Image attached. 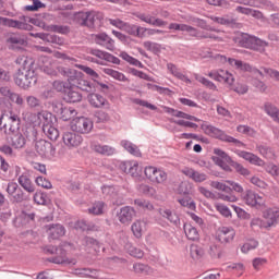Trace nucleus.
<instances>
[{
	"label": "nucleus",
	"instance_id": "obj_53",
	"mask_svg": "<svg viewBox=\"0 0 279 279\" xmlns=\"http://www.w3.org/2000/svg\"><path fill=\"white\" fill-rule=\"evenodd\" d=\"M106 204L104 202H96L92 207L88 208L89 215H104V208Z\"/></svg>",
	"mask_w": 279,
	"mask_h": 279
},
{
	"label": "nucleus",
	"instance_id": "obj_59",
	"mask_svg": "<svg viewBox=\"0 0 279 279\" xmlns=\"http://www.w3.org/2000/svg\"><path fill=\"white\" fill-rule=\"evenodd\" d=\"M179 204L181 206H184V208H189L190 210H195V202L191 199L189 196H184L182 198L178 199Z\"/></svg>",
	"mask_w": 279,
	"mask_h": 279
},
{
	"label": "nucleus",
	"instance_id": "obj_61",
	"mask_svg": "<svg viewBox=\"0 0 279 279\" xmlns=\"http://www.w3.org/2000/svg\"><path fill=\"white\" fill-rule=\"evenodd\" d=\"M248 180H250L251 184H253V186H256L257 189L265 190L268 186L267 183L263 179H260L256 175L251 177Z\"/></svg>",
	"mask_w": 279,
	"mask_h": 279
},
{
	"label": "nucleus",
	"instance_id": "obj_49",
	"mask_svg": "<svg viewBox=\"0 0 279 279\" xmlns=\"http://www.w3.org/2000/svg\"><path fill=\"white\" fill-rule=\"evenodd\" d=\"M80 276H83V278H99V270L93 269V268H82L78 271Z\"/></svg>",
	"mask_w": 279,
	"mask_h": 279
},
{
	"label": "nucleus",
	"instance_id": "obj_30",
	"mask_svg": "<svg viewBox=\"0 0 279 279\" xmlns=\"http://www.w3.org/2000/svg\"><path fill=\"white\" fill-rule=\"evenodd\" d=\"M87 99L93 108H104V106H110L108 99H106V97L101 96L100 94L90 93L87 96Z\"/></svg>",
	"mask_w": 279,
	"mask_h": 279
},
{
	"label": "nucleus",
	"instance_id": "obj_29",
	"mask_svg": "<svg viewBox=\"0 0 279 279\" xmlns=\"http://www.w3.org/2000/svg\"><path fill=\"white\" fill-rule=\"evenodd\" d=\"M264 219H266V223L268 228L271 226H276L279 221V208H268L264 211Z\"/></svg>",
	"mask_w": 279,
	"mask_h": 279
},
{
	"label": "nucleus",
	"instance_id": "obj_42",
	"mask_svg": "<svg viewBox=\"0 0 279 279\" xmlns=\"http://www.w3.org/2000/svg\"><path fill=\"white\" fill-rule=\"evenodd\" d=\"M204 247L197 245V244H192L190 246V256L193 258V260H199L201 258L204 257Z\"/></svg>",
	"mask_w": 279,
	"mask_h": 279
},
{
	"label": "nucleus",
	"instance_id": "obj_6",
	"mask_svg": "<svg viewBox=\"0 0 279 279\" xmlns=\"http://www.w3.org/2000/svg\"><path fill=\"white\" fill-rule=\"evenodd\" d=\"M101 19H104V15L96 11H81L74 14V21L83 27H95V23L101 21Z\"/></svg>",
	"mask_w": 279,
	"mask_h": 279
},
{
	"label": "nucleus",
	"instance_id": "obj_34",
	"mask_svg": "<svg viewBox=\"0 0 279 279\" xmlns=\"http://www.w3.org/2000/svg\"><path fill=\"white\" fill-rule=\"evenodd\" d=\"M167 70L177 80H180L181 82H184L185 84H191V78H189V76L184 75L182 73V71H180V68H178V65H175L173 63H167Z\"/></svg>",
	"mask_w": 279,
	"mask_h": 279
},
{
	"label": "nucleus",
	"instance_id": "obj_47",
	"mask_svg": "<svg viewBox=\"0 0 279 279\" xmlns=\"http://www.w3.org/2000/svg\"><path fill=\"white\" fill-rule=\"evenodd\" d=\"M144 228H145V222H143L141 220H136L131 226V230H132L134 236H136V239H141V236H143V229Z\"/></svg>",
	"mask_w": 279,
	"mask_h": 279
},
{
	"label": "nucleus",
	"instance_id": "obj_16",
	"mask_svg": "<svg viewBox=\"0 0 279 279\" xmlns=\"http://www.w3.org/2000/svg\"><path fill=\"white\" fill-rule=\"evenodd\" d=\"M117 165H120L121 171L132 175V178H141V166L138 161H117Z\"/></svg>",
	"mask_w": 279,
	"mask_h": 279
},
{
	"label": "nucleus",
	"instance_id": "obj_20",
	"mask_svg": "<svg viewBox=\"0 0 279 279\" xmlns=\"http://www.w3.org/2000/svg\"><path fill=\"white\" fill-rule=\"evenodd\" d=\"M135 215H136V210H134V207L124 206L118 213V219L120 223L128 226L132 222V219H134Z\"/></svg>",
	"mask_w": 279,
	"mask_h": 279
},
{
	"label": "nucleus",
	"instance_id": "obj_55",
	"mask_svg": "<svg viewBox=\"0 0 279 279\" xmlns=\"http://www.w3.org/2000/svg\"><path fill=\"white\" fill-rule=\"evenodd\" d=\"M126 251L130 254V256H133L134 258H143V256H145V253L143 252V250L136 248L131 244H126Z\"/></svg>",
	"mask_w": 279,
	"mask_h": 279
},
{
	"label": "nucleus",
	"instance_id": "obj_63",
	"mask_svg": "<svg viewBox=\"0 0 279 279\" xmlns=\"http://www.w3.org/2000/svg\"><path fill=\"white\" fill-rule=\"evenodd\" d=\"M101 191L107 197H117V187L114 185H104Z\"/></svg>",
	"mask_w": 279,
	"mask_h": 279
},
{
	"label": "nucleus",
	"instance_id": "obj_11",
	"mask_svg": "<svg viewBox=\"0 0 279 279\" xmlns=\"http://www.w3.org/2000/svg\"><path fill=\"white\" fill-rule=\"evenodd\" d=\"M36 151L41 156V158H46L47 160H51L56 156V147L51 142H47L45 140H39L36 145Z\"/></svg>",
	"mask_w": 279,
	"mask_h": 279
},
{
	"label": "nucleus",
	"instance_id": "obj_58",
	"mask_svg": "<svg viewBox=\"0 0 279 279\" xmlns=\"http://www.w3.org/2000/svg\"><path fill=\"white\" fill-rule=\"evenodd\" d=\"M236 131L246 136H256V130L252 129V126L240 124L236 126Z\"/></svg>",
	"mask_w": 279,
	"mask_h": 279
},
{
	"label": "nucleus",
	"instance_id": "obj_33",
	"mask_svg": "<svg viewBox=\"0 0 279 279\" xmlns=\"http://www.w3.org/2000/svg\"><path fill=\"white\" fill-rule=\"evenodd\" d=\"M47 232L49 234V239L58 240L66 234V229H64V226L62 225H50L48 226Z\"/></svg>",
	"mask_w": 279,
	"mask_h": 279
},
{
	"label": "nucleus",
	"instance_id": "obj_38",
	"mask_svg": "<svg viewBox=\"0 0 279 279\" xmlns=\"http://www.w3.org/2000/svg\"><path fill=\"white\" fill-rule=\"evenodd\" d=\"M102 73H105V75L113 77V80H117L118 82H128V77L125 76V74L117 70H112L110 68H102Z\"/></svg>",
	"mask_w": 279,
	"mask_h": 279
},
{
	"label": "nucleus",
	"instance_id": "obj_24",
	"mask_svg": "<svg viewBox=\"0 0 279 279\" xmlns=\"http://www.w3.org/2000/svg\"><path fill=\"white\" fill-rule=\"evenodd\" d=\"M31 36H34V38H40L41 40H46V43H51L52 45H59L60 47L64 45V38L58 35L47 33H31Z\"/></svg>",
	"mask_w": 279,
	"mask_h": 279
},
{
	"label": "nucleus",
	"instance_id": "obj_1",
	"mask_svg": "<svg viewBox=\"0 0 279 279\" xmlns=\"http://www.w3.org/2000/svg\"><path fill=\"white\" fill-rule=\"evenodd\" d=\"M59 73L66 77L70 87L68 88L65 100L69 104H77V101H82V94L75 88H80V90H84L85 93H93L95 90V85L89 81L84 78V73L71 68H59Z\"/></svg>",
	"mask_w": 279,
	"mask_h": 279
},
{
	"label": "nucleus",
	"instance_id": "obj_23",
	"mask_svg": "<svg viewBox=\"0 0 279 279\" xmlns=\"http://www.w3.org/2000/svg\"><path fill=\"white\" fill-rule=\"evenodd\" d=\"M182 174L198 183L206 182V180H208V175L206 173L196 171L195 169L189 167L182 169Z\"/></svg>",
	"mask_w": 279,
	"mask_h": 279
},
{
	"label": "nucleus",
	"instance_id": "obj_60",
	"mask_svg": "<svg viewBox=\"0 0 279 279\" xmlns=\"http://www.w3.org/2000/svg\"><path fill=\"white\" fill-rule=\"evenodd\" d=\"M257 149L260 156H263L264 158H267V159L274 158V150H271L270 147L260 145V146H257Z\"/></svg>",
	"mask_w": 279,
	"mask_h": 279
},
{
	"label": "nucleus",
	"instance_id": "obj_35",
	"mask_svg": "<svg viewBox=\"0 0 279 279\" xmlns=\"http://www.w3.org/2000/svg\"><path fill=\"white\" fill-rule=\"evenodd\" d=\"M59 110L62 121H71V119L77 117V110L73 107H63L62 104H59Z\"/></svg>",
	"mask_w": 279,
	"mask_h": 279
},
{
	"label": "nucleus",
	"instance_id": "obj_27",
	"mask_svg": "<svg viewBox=\"0 0 279 279\" xmlns=\"http://www.w3.org/2000/svg\"><path fill=\"white\" fill-rule=\"evenodd\" d=\"M122 32L130 34V36H135L136 38H145V32H147V28L126 23L124 24Z\"/></svg>",
	"mask_w": 279,
	"mask_h": 279
},
{
	"label": "nucleus",
	"instance_id": "obj_2",
	"mask_svg": "<svg viewBox=\"0 0 279 279\" xmlns=\"http://www.w3.org/2000/svg\"><path fill=\"white\" fill-rule=\"evenodd\" d=\"M15 63L20 66L14 75L16 86L24 89L36 86L38 82V69L34 59L27 56H20L16 58Z\"/></svg>",
	"mask_w": 279,
	"mask_h": 279
},
{
	"label": "nucleus",
	"instance_id": "obj_25",
	"mask_svg": "<svg viewBox=\"0 0 279 279\" xmlns=\"http://www.w3.org/2000/svg\"><path fill=\"white\" fill-rule=\"evenodd\" d=\"M90 148L96 154H100V156H114V154H117V148L116 147H112L110 145H101L97 142H94L90 145Z\"/></svg>",
	"mask_w": 279,
	"mask_h": 279
},
{
	"label": "nucleus",
	"instance_id": "obj_5",
	"mask_svg": "<svg viewBox=\"0 0 279 279\" xmlns=\"http://www.w3.org/2000/svg\"><path fill=\"white\" fill-rule=\"evenodd\" d=\"M201 128L205 132V134H207V136H211L213 138H218L223 143H233L235 147H245V144L243 142L226 134V132L221 131L217 126H213L211 124H208V123H203Z\"/></svg>",
	"mask_w": 279,
	"mask_h": 279
},
{
	"label": "nucleus",
	"instance_id": "obj_7",
	"mask_svg": "<svg viewBox=\"0 0 279 279\" xmlns=\"http://www.w3.org/2000/svg\"><path fill=\"white\" fill-rule=\"evenodd\" d=\"M46 251L49 252V254H59L54 257L48 258V263H53L54 265H76L77 260L75 259H69L66 257V251L62 247H56V246H47Z\"/></svg>",
	"mask_w": 279,
	"mask_h": 279
},
{
	"label": "nucleus",
	"instance_id": "obj_57",
	"mask_svg": "<svg viewBox=\"0 0 279 279\" xmlns=\"http://www.w3.org/2000/svg\"><path fill=\"white\" fill-rule=\"evenodd\" d=\"M10 199L16 204H21V202H25V199H27V196L25 195V192H23V189L20 187L16 192L13 193Z\"/></svg>",
	"mask_w": 279,
	"mask_h": 279
},
{
	"label": "nucleus",
	"instance_id": "obj_28",
	"mask_svg": "<svg viewBox=\"0 0 279 279\" xmlns=\"http://www.w3.org/2000/svg\"><path fill=\"white\" fill-rule=\"evenodd\" d=\"M93 56L99 58V60H105V62H111V64H121V59L99 49H95L92 51Z\"/></svg>",
	"mask_w": 279,
	"mask_h": 279
},
{
	"label": "nucleus",
	"instance_id": "obj_13",
	"mask_svg": "<svg viewBox=\"0 0 279 279\" xmlns=\"http://www.w3.org/2000/svg\"><path fill=\"white\" fill-rule=\"evenodd\" d=\"M214 154L218 157H214V162L223 169V171H231L230 165L233 161L232 157L228 153L223 151L221 148L214 149Z\"/></svg>",
	"mask_w": 279,
	"mask_h": 279
},
{
	"label": "nucleus",
	"instance_id": "obj_12",
	"mask_svg": "<svg viewBox=\"0 0 279 279\" xmlns=\"http://www.w3.org/2000/svg\"><path fill=\"white\" fill-rule=\"evenodd\" d=\"M243 202L251 208H263L265 206V197L258 193L247 190L243 195Z\"/></svg>",
	"mask_w": 279,
	"mask_h": 279
},
{
	"label": "nucleus",
	"instance_id": "obj_31",
	"mask_svg": "<svg viewBox=\"0 0 279 279\" xmlns=\"http://www.w3.org/2000/svg\"><path fill=\"white\" fill-rule=\"evenodd\" d=\"M17 182L20 186H22V189H24V191L27 193H34V191H36V186L34 185V182H32L28 173L21 174Z\"/></svg>",
	"mask_w": 279,
	"mask_h": 279
},
{
	"label": "nucleus",
	"instance_id": "obj_32",
	"mask_svg": "<svg viewBox=\"0 0 279 279\" xmlns=\"http://www.w3.org/2000/svg\"><path fill=\"white\" fill-rule=\"evenodd\" d=\"M37 120L34 121L36 125H41L43 130H45V125H53L52 119L53 114L47 111H40L37 113Z\"/></svg>",
	"mask_w": 279,
	"mask_h": 279
},
{
	"label": "nucleus",
	"instance_id": "obj_14",
	"mask_svg": "<svg viewBox=\"0 0 279 279\" xmlns=\"http://www.w3.org/2000/svg\"><path fill=\"white\" fill-rule=\"evenodd\" d=\"M62 141L69 149H77L82 143H84V137L75 131L65 132L62 136Z\"/></svg>",
	"mask_w": 279,
	"mask_h": 279
},
{
	"label": "nucleus",
	"instance_id": "obj_50",
	"mask_svg": "<svg viewBox=\"0 0 279 279\" xmlns=\"http://www.w3.org/2000/svg\"><path fill=\"white\" fill-rule=\"evenodd\" d=\"M194 38H198V40L202 39H206V38H210V40H221V38L217 35H215V33H208V32H199L196 28V33L195 35H193Z\"/></svg>",
	"mask_w": 279,
	"mask_h": 279
},
{
	"label": "nucleus",
	"instance_id": "obj_48",
	"mask_svg": "<svg viewBox=\"0 0 279 279\" xmlns=\"http://www.w3.org/2000/svg\"><path fill=\"white\" fill-rule=\"evenodd\" d=\"M10 45H12L13 49H21V47H25L27 45V40L20 36H12L9 38Z\"/></svg>",
	"mask_w": 279,
	"mask_h": 279
},
{
	"label": "nucleus",
	"instance_id": "obj_19",
	"mask_svg": "<svg viewBox=\"0 0 279 279\" xmlns=\"http://www.w3.org/2000/svg\"><path fill=\"white\" fill-rule=\"evenodd\" d=\"M228 62L231 66H235V69H239V71H247L248 73H252V75H260L262 77H265V74H263V71L252 68L248 63H244L241 60L229 58Z\"/></svg>",
	"mask_w": 279,
	"mask_h": 279
},
{
	"label": "nucleus",
	"instance_id": "obj_8",
	"mask_svg": "<svg viewBox=\"0 0 279 279\" xmlns=\"http://www.w3.org/2000/svg\"><path fill=\"white\" fill-rule=\"evenodd\" d=\"M145 177L153 184H165L167 182V173L162 168H156L154 166H147L144 170Z\"/></svg>",
	"mask_w": 279,
	"mask_h": 279
},
{
	"label": "nucleus",
	"instance_id": "obj_17",
	"mask_svg": "<svg viewBox=\"0 0 279 279\" xmlns=\"http://www.w3.org/2000/svg\"><path fill=\"white\" fill-rule=\"evenodd\" d=\"M236 236V231L232 227H220L218 228L216 239L219 243H232Z\"/></svg>",
	"mask_w": 279,
	"mask_h": 279
},
{
	"label": "nucleus",
	"instance_id": "obj_18",
	"mask_svg": "<svg viewBox=\"0 0 279 279\" xmlns=\"http://www.w3.org/2000/svg\"><path fill=\"white\" fill-rule=\"evenodd\" d=\"M134 16L142 21L143 23H147L148 25H153V27H165L167 25V21L162 19L155 17L151 14H146L143 12L134 13Z\"/></svg>",
	"mask_w": 279,
	"mask_h": 279
},
{
	"label": "nucleus",
	"instance_id": "obj_41",
	"mask_svg": "<svg viewBox=\"0 0 279 279\" xmlns=\"http://www.w3.org/2000/svg\"><path fill=\"white\" fill-rule=\"evenodd\" d=\"M46 32H53L54 34H62V35H66L71 32V27L66 26V25H48L45 27Z\"/></svg>",
	"mask_w": 279,
	"mask_h": 279
},
{
	"label": "nucleus",
	"instance_id": "obj_15",
	"mask_svg": "<svg viewBox=\"0 0 279 279\" xmlns=\"http://www.w3.org/2000/svg\"><path fill=\"white\" fill-rule=\"evenodd\" d=\"M0 25H3L4 27H14L15 29H25L26 32H32L33 29V26L27 24L25 17H23V21H17L0 16Z\"/></svg>",
	"mask_w": 279,
	"mask_h": 279
},
{
	"label": "nucleus",
	"instance_id": "obj_22",
	"mask_svg": "<svg viewBox=\"0 0 279 279\" xmlns=\"http://www.w3.org/2000/svg\"><path fill=\"white\" fill-rule=\"evenodd\" d=\"M235 154L240 157L250 162L251 165H255L256 167H265V160L260 157L254 155L253 153L245 151V150H235Z\"/></svg>",
	"mask_w": 279,
	"mask_h": 279
},
{
	"label": "nucleus",
	"instance_id": "obj_62",
	"mask_svg": "<svg viewBox=\"0 0 279 279\" xmlns=\"http://www.w3.org/2000/svg\"><path fill=\"white\" fill-rule=\"evenodd\" d=\"M75 230H82L86 232V230H93V225L86 220H78L74 225Z\"/></svg>",
	"mask_w": 279,
	"mask_h": 279
},
{
	"label": "nucleus",
	"instance_id": "obj_39",
	"mask_svg": "<svg viewBox=\"0 0 279 279\" xmlns=\"http://www.w3.org/2000/svg\"><path fill=\"white\" fill-rule=\"evenodd\" d=\"M39 62H44L43 65H39L41 71H44V73H46L47 75H58V71H56V69H53V65H51V62L49 61V58L47 57H43Z\"/></svg>",
	"mask_w": 279,
	"mask_h": 279
},
{
	"label": "nucleus",
	"instance_id": "obj_10",
	"mask_svg": "<svg viewBox=\"0 0 279 279\" xmlns=\"http://www.w3.org/2000/svg\"><path fill=\"white\" fill-rule=\"evenodd\" d=\"M71 128L73 132L78 134H90V132H93L94 124L90 119L81 117L72 121Z\"/></svg>",
	"mask_w": 279,
	"mask_h": 279
},
{
	"label": "nucleus",
	"instance_id": "obj_21",
	"mask_svg": "<svg viewBox=\"0 0 279 279\" xmlns=\"http://www.w3.org/2000/svg\"><path fill=\"white\" fill-rule=\"evenodd\" d=\"M94 40L96 45L108 49V51H112L114 49V39H111L106 33L96 34L94 36Z\"/></svg>",
	"mask_w": 279,
	"mask_h": 279
},
{
	"label": "nucleus",
	"instance_id": "obj_45",
	"mask_svg": "<svg viewBox=\"0 0 279 279\" xmlns=\"http://www.w3.org/2000/svg\"><path fill=\"white\" fill-rule=\"evenodd\" d=\"M265 112L268 114V117H270L274 121H277V123H279V109L267 102L265 105Z\"/></svg>",
	"mask_w": 279,
	"mask_h": 279
},
{
	"label": "nucleus",
	"instance_id": "obj_46",
	"mask_svg": "<svg viewBox=\"0 0 279 279\" xmlns=\"http://www.w3.org/2000/svg\"><path fill=\"white\" fill-rule=\"evenodd\" d=\"M256 247H258V241L250 239L241 246V252L242 254H250V252L256 250Z\"/></svg>",
	"mask_w": 279,
	"mask_h": 279
},
{
	"label": "nucleus",
	"instance_id": "obj_64",
	"mask_svg": "<svg viewBox=\"0 0 279 279\" xmlns=\"http://www.w3.org/2000/svg\"><path fill=\"white\" fill-rule=\"evenodd\" d=\"M264 73L270 77V80H275V82H279V71L274 70L271 68H262Z\"/></svg>",
	"mask_w": 279,
	"mask_h": 279
},
{
	"label": "nucleus",
	"instance_id": "obj_52",
	"mask_svg": "<svg viewBox=\"0 0 279 279\" xmlns=\"http://www.w3.org/2000/svg\"><path fill=\"white\" fill-rule=\"evenodd\" d=\"M165 112H167V114H171V117H177V119H186L189 120V113H185L183 111H178L171 107H163Z\"/></svg>",
	"mask_w": 279,
	"mask_h": 279
},
{
	"label": "nucleus",
	"instance_id": "obj_36",
	"mask_svg": "<svg viewBox=\"0 0 279 279\" xmlns=\"http://www.w3.org/2000/svg\"><path fill=\"white\" fill-rule=\"evenodd\" d=\"M121 145L125 149V151H128L132 156H136L137 158L141 157V149H138V146H136V144L128 140H123L121 142Z\"/></svg>",
	"mask_w": 279,
	"mask_h": 279
},
{
	"label": "nucleus",
	"instance_id": "obj_56",
	"mask_svg": "<svg viewBox=\"0 0 279 279\" xmlns=\"http://www.w3.org/2000/svg\"><path fill=\"white\" fill-rule=\"evenodd\" d=\"M215 208L218 213H220V215H222V217H232V211L230 210V208L228 206H226L222 203H216L215 204Z\"/></svg>",
	"mask_w": 279,
	"mask_h": 279
},
{
	"label": "nucleus",
	"instance_id": "obj_3",
	"mask_svg": "<svg viewBox=\"0 0 279 279\" xmlns=\"http://www.w3.org/2000/svg\"><path fill=\"white\" fill-rule=\"evenodd\" d=\"M21 128V119L14 112L4 113L0 118V130L4 134H12L11 135V145L14 149H23L25 147V136L22 133H19Z\"/></svg>",
	"mask_w": 279,
	"mask_h": 279
},
{
	"label": "nucleus",
	"instance_id": "obj_51",
	"mask_svg": "<svg viewBox=\"0 0 279 279\" xmlns=\"http://www.w3.org/2000/svg\"><path fill=\"white\" fill-rule=\"evenodd\" d=\"M214 23H218V25H232L234 23V19L230 15H223V16H211L210 17Z\"/></svg>",
	"mask_w": 279,
	"mask_h": 279
},
{
	"label": "nucleus",
	"instance_id": "obj_44",
	"mask_svg": "<svg viewBox=\"0 0 279 279\" xmlns=\"http://www.w3.org/2000/svg\"><path fill=\"white\" fill-rule=\"evenodd\" d=\"M194 78L196 80V82H199V84L205 86V88H208L209 90H218L217 85L213 81L199 74H194Z\"/></svg>",
	"mask_w": 279,
	"mask_h": 279
},
{
	"label": "nucleus",
	"instance_id": "obj_4",
	"mask_svg": "<svg viewBox=\"0 0 279 279\" xmlns=\"http://www.w3.org/2000/svg\"><path fill=\"white\" fill-rule=\"evenodd\" d=\"M235 43L244 49H254V51H265V48L269 45L267 41L247 33H241L235 37Z\"/></svg>",
	"mask_w": 279,
	"mask_h": 279
},
{
	"label": "nucleus",
	"instance_id": "obj_9",
	"mask_svg": "<svg viewBox=\"0 0 279 279\" xmlns=\"http://www.w3.org/2000/svg\"><path fill=\"white\" fill-rule=\"evenodd\" d=\"M206 75L215 82L228 84L229 86H232V84H234V75H232V73L223 69L211 70Z\"/></svg>",
	"mask_w": 279,
	"mask_h": 279
},
{
	"label": "nucleus",
	"instance_id": "obj_40",
	"mask_svg": "<svg viewBox=\"0 0 279 279\" xmlns=\"http://www.w3.org/2000/svg\"><path fill=\"white\" fill-rule=\"evenodd\" d=\"M184 232L190 241H199V231L193 225H184Z\"/></svg>",
	"mask_w": 279,
	"mask_h": 279
},
{
	"label": "nucleus",
	"instance_id": "obj_54",
	"mask_svg": "<svg viewBox=\"0 0 279 279\" xmlns=\"http://www.w3.org/2000/svg\"><path fill=\"white\" fill-rule=\"evenodd\" d=\"M230 167H233V169H235L236 173H239L240 175H243L244 178H248V175L251 174V172L247 168L243 167V165H241L234 160L230 163Z\"/></svg>",
	"mask_w": 279,
	"mask_h": 279
},
{
	"label": "nucleus",
	"instance_id": "obj_43",
	"mask_svg": "<svg viewBox=\"0 0 279 279\" xmlns=\"http://www.w3.org/2000/svg\"><path fill=\"white\" fill-rule=\"evenodd\" d=\"M43 132L50 138V141H58V137L60 136V131H58L53 124L45 125Z\"/></svg>",
	"mask_w": 279,
	"mask_h": 279
},
{
	"label": "nucleus",
	"instance_id": "obj_26",
	"mask_svg": "<svg viewBox=\"0 0 279 279\" xmlns=\"http://www.w3.org/2000/svg\"><path fill=\"white\" fill-rule=\"evenodd\" d=\"M159 215L163 217V219H167L175 226V228H180V216H178V213L175 210L169 209V208H160Z\"/></svg>",
	"mask_w": 279,
	"mask_h": 279
},
{
	"label": "nucleus",
	"instance_id": "obj_37",
	"mask_svg": "<svg viewBox=\"0 0 279 279\" xmlns=\"http://www.w3.org/2000/svg\"><path fill=\"white\" fill-rule=\"evenodd\" d=\"M121 145L125 149V151H128L132 156H136L137 158L141 157V149H138V146H136V144L128 140H123L121 142Z\"/></svg>",
	"mask_w": 279,
	"mask_h": 279
}]
</instances>
